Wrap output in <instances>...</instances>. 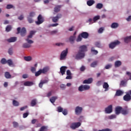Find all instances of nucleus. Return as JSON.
Here are the masks:
<instances>
[{
	"instance_id": "1",
	"label": "nucleus",
	"mask_w": 131,
	"mask_h": 131,
	"mask_svg": "<svg viewBox=\"0 0 131 131\" xmlns=\"http://www.w3.org/2000/svg\"><path fill=\"white\" fill-rule=\"evenodd\" d=\"M36 32L35 31H31L30 32L29 35L28 36V38L26 39V41H27L29 45H31V43H33V41L29 39V38H32V36H33L34 34Z\"/></svg>"
},
{
	"instance_id": "2",
	"label": "nucleus",
	"mask_w": 131,
	"mask_h": 131,
	"mask_svg": "<svg viewBox=\"0 0 131 131\" xmlns=\"http://www.w3.org/2000/svg\"><path fill=\"white\" fill-rule=\"evenodd\" d=\"M17 32L16 33V34H19V33H20V35L22 37H24V36H25V35H26L27 31H26V29L25 28H23L21 29V28L18 27L17 29Z\"/></svg>"
},
{
	"instance_id": "3",
	"label": "nucleus",
	"mask_w": 131,
	"mask_h": 131,
	"mask_svg": "<svg viewBox=\"0 0 131 131\" xmlns=\"http://www.w3.org/2000/svg\"><path fill=\"white\" fill-rule=\"evenodd\" d=\"M84 56H85L84 52H82L81 51L79 50L78 53L76 55L75 58L76 60H80L81 59L84 58Z\"/></svg>"
},
{
	"instance_id": "4",
	"label": "nucleus",
	"mask_w": 131,
	"mask_h": 131,
	"mask_svg": "<svg viewBox=\"0 0 131 131\" xmlns=\"http://www.w3.org/2000/svg\"><path fill=\"white\" fill-rule=\"evenodd\" d=\"M120 44V41L118 40H116L114 42H112L109 44V48L110 49H111L113 50V49H114L116 46H118V45Z\"/></svg>"
},
{
	"instance_id": "5",
	"label": "nucleus",
	"mask_w": 131,
	"mask_h": 131,
	"mask_svg": "<svg viewBox=\"0 0 131 131\" xmlns=\"http://www.w3.org/2000/svg\"><path fill=\"white\" fill-rule=\"evenodd\" d=\"M90 86L88 85H81L78 88V91L79 92H83V91H88L90 90Z\"/></svg>"
},
{
	"instance_id": "6",
	"label": "nucleus",
	"mask_w": 131,
	"mask_h": 131,
	"mask_svg": "<svg viewBox=\"0 0 131 131\" xmlns=\"http://www.w3.org/2000/svg\"><path fill=\"white\" fill-rule=\"evenodd\" d=\"M61 18H62V14L58 13L56 16L52 17V22L53 23H57L59 21V19H61Z\"/></svg>"
},
{
	"instance_id": "7",
	"label": "nucleus",
	"mask_w": 131,
	"mask_h": 131,
	"mask_svg": "<svg viewBox=\"0 0 131 131\" xmlns=\"http://www.w3.org/2000/svg\"><path fill=\"white\" fill-rule=\"evenodd\" d=\"M80 125H81V123L80 122H75L71 124L70 127L72 129H75L76 128L79 127Z\"/></svg>"
},
{
	"instance_id": "8",
	"label": "nucleus",
	"mask_w": 131,
	"mask_h": 131,
	"mask_svg": "<svg viewBox=\"0 0 131 131\" xmlns=\"http://www.w3.org/2000/svg\"><path fill=\"white\" fill-rule=\"evenodd\" d=\"M68 54V48H67L65 50H63L60 54V60H64L65 57Z\"/></svg>"
},
{
	"instance_id": "9",
	"label": "nucleus",
	"mask_w": 131,
	"mask_h": 131,
	"mask_svg": "<svg viewBox=\"0 0 131 131\" xmlns=\"http://www.w3.org/2000/svg\"><path fill=\"white\" fill-rule=\"evenodd\" d=\"M43 18H42V16L41 15H39L37 17V21H35V23L36 25H40V24H42V23H43Z\"/></svg>"
},
{
	"instance_id": "10",
	"label": "nucleus",
	"mask_w": 131,
	"mask_h": 131,
	"mask_svg": "<svg viewBox=\"0 0 131 131\" xmlns=\"http://www.w3.org/2000/svg\"><path fill=\"white\" fill-rule=\"evenodd\" d=\"M82 112V107L77 106L75 108V114H76V115H80Z\"/></svg>"
},
{
	"instance_id": "11",
	"label": "nucleus",
	"mask_w": 131,
	"mask_h": 131,
	"mask_svg": "<svg viewBox=\"0 0 131 131\" xmlns=\"http://www.w3.org/2000/svg\"><path fill=\"white\" fill-rule=\"evenodd\" d=\"M123 100L124 101H126V102H129V101H130L131 96L128 93V92L123 96Z\"/></svg>"
},
{
	"instance_id": "12",
	"label": "nucleus",
	"mask_w": 131,
	"mask_h": 131,
	"mask_svg": "<svg viewBox=\"0 0 131 131\" xmlns=\"http://www.w3.org/2000/svg\"><path fill=\"white\" fill-rule=\"evenodd\" d=\"M122 111V107L121 106H117L115 108V113L117 115H119Z\"/></svg>"
},
{
	"instance_id": "13",
	"label": "nucleus",
	"mask_w": 131,
	"mask_h": 131,
	"mask_svg": "<svg viewBox=\"0 0 131 131\" xmlns=\"http://www.w3.org/2000/svg\"><path fill=\"white\" fill-rule=\"evenodd\" d=\"M105 112L107 114H110V113H112V105H108V107H106Z\"/></svg>"
},
{
	"instance_id": "14",
	"label": "nucleus",
	"mask_w": 131,
	"mask_h": 131,
	"mask_svg": "<svg viewBox=\"0 0 131 131\" xmlns=\"http://www.w3.org/2000/svg\"><path fill=\"white\" fill-rule=\"evenodd\" d=\"M67 69V67L66 66H62L60 68V72L61 75H64L65 74V72H66V70Z\"/></svg>"
},
{
	"instance_id": "15",
	"label": "nucleus",
	"mask_w": 131,
	"mask_h": 131,
	"mask_svg": "<svg viewBox=\"0 0 131 131\" xmlns=\"http://www.w3.org/2000/svg\"><path fill=\"white\" fill-rule=\"evenodd\" d=\"M81 36H82V38H84L85 39H86L89 37V33L86 32H83L81 34Z\"/></svg>"
},
{
	"instance_id": "16",
	"label": "nucleus",
	"mask_w": 131,
	"mask_h": 131,
	"mask_svg": "<svg viewBox=\"0 0 131 131\" xmlns=\"http://www.w3.org/2000/svg\"><path fill=\"white\" fill-rule=\"evenodd\" d=\"M80 50L79 51H82L83 53H84V52H86L88 51V47H86V46L83 45L79 47Z\"/></svg>"
},
{
	"instance_id": "17",
	"label": "nucleus",
	"mask_w": 131,
	"mask_h": 131,
	"mask_svg": "<svg viewBox=\"0 0 131 131\" xmlns=\"http://www.w3.org/2000/svg\"><path fill=\"white\" fill-rule=\"evenodd\" d=\"M62 8V5H56L54 8V12L55 13H59Z\"/></svg>"
},
{
	"instance_id": "18",
	"label": "nucleus",
	"mask_w": 131,
	"mask_h": 131,
	"mask_svg": "<svg viewBox=\"0 0 131 131\" xmlns=\"http://www.w3.org/2000/svg\"><path fill=\"white\" fill-rule=\"evenodd\" d=\"M92 82H93V78H90L83 81V83L88 84H90V83H92Z\"/></svg>"
},
{
	"instance_id": "19",
	"label": "nucleus",
	"mask_w": 131,
	"mask_h": 131,
	"mask_svg": "<svg viewBox=\"0 0 131 131\" xmlns=\"http://www.w3.org/2000/svg\"><path fill=\"white\" fill-rule=\"evenodd\" d=\"M103 88L105 89L104 91L107 92V91H109V84L108 83L104 82L103 84Z\"/></svg>"
},
{
	"instance_id": "20",
	"label": "nucleus",
	"mask_w": 131,
	"mask_h": 131,
	"mask_svg": "<svg viewBox=\"0 0 131 131\" xmlns=\"http://www.w3.org/2000/svg\"><path fill=\"white\" fill-rule=\"evenodd\" d=\"M17 40L16 37H11L10 38L7 39L8 42H15Z\"/></svg>"
},
{
	"instance_id": "21",
	"label": "nucleus",
	"mask_w": 131,
	"mask_h": 131,
	"mask_svg": "<svg viewBox=\"0 0 131 131\" xmlns=\"http://www.w3.org/2000/svg\"><path fill=\"white\" fill-rule=\"evenodd\" d=\"M128 109L127 108H122V112H121V114H122L123 115H127V114H128Z\"/></svg>"
},
{
	"instance_id": "22",
	"label": "nucleus",
	"mask_w": 131,
	"mask_h": 131,
	"mask_svg": "<svg viewBox=\"0 0 131 131\" xmlns=\"http://www.w3.org/2000/svg\"><path fill=\"white\" fill-rule=\"evenodd\" d=\"M24 85H25V86H31V85H33V82L27 81L24 82Z\"/></svg>"
},
{
	"instance_id": "23",
	"label": "nucleus",
	"mask_w": 131,
	"mask_h": 131,
	"mask_svg": "<svg viewBox=\"0 0 131 131\" xmlns=\"http://www.w3.org/2000/svg\"><path fill=\"white\" fill-rule=\"evenodd\" d=\"M126 83H127V80H122L120 82V86H126Z\"/></svg>"
},
{
	"instance_id": "24",
	"label": "nucleus",
	"mask_w": 131,
	"mask_h": 131,
	"mask_svg": "<svg viewBox=\"0 0 131 131\" xmlns=\"http://www.w3.org/2000/svg\"><path fill=\"white\" fill-rule=\"evenodd\" d=\"M40 70L41 71V72L43 73V74H45L49 71V68L45 67L42 69H40Z\"/></svg>"
},
{
	"instance_id": "25",
	"label": "nucleus",
	"mask_w": 131,
	"mask_h": 131,
	"mask_svg": "<svg viewBox=\"0 0 131 131\" xmlns=\"http://www.w3.org/2000/svg\"><path fill=\"white\" fill-rule=\"evenodd\" d=\"M95 47H96V48H99V49H101V48H103V46H102V44H101V42L99 41L95 42Z\"/></svg>"
},
{
	"instance_id": "26",
	"label": "nucleus",
	"mask_w": 131,
	"mask_h": 131,
	"mask_svg": "<svg viewBox=\"0 0 131 131\" xmlns=\"http://www.w3.org/2000/svg\"><path fill=\"white\" fill-rule=\"evenodd\" d=\"M130 41H131V36H127L124 38V42L126 43H128Z\"/></svg>"
},
{
	"instance_id": "27",
	"label": "nucleus",
	"mask_w": 131,
	"mask_h": 131,
	"mask_svg": "<svg viewBox=\"0 0 131 131\" xmlns=\"http://www.w3.org/2000/svg\"><path fill=\"white\" fill-rule=\"evenodd\" d=\"M86 4H87L88 6H89V7H91V6H93V5L94 4H95V1L89 0L88 1H87Z\"/></svg>"
},
{
	"instance_id": "28",
	"label": "nucleus",
	"mask_w": 131,
	"mask_h": 131,
	"mask_svg": "<svg viewBox=\"0 0 131 131\" xmlns=\"http://www.w3.org/2000/svg\"><path fill=\"white\" fill-rule=\"evenodd\" d=\"M120 66H121V61L119 60L116 61L115 62V67L116 68H117V67H120Z\"/></svg>"
},
{
	"instance_id": "29",
	"label": "nucleus",
	"mask_w": 131,
	"mask_h": 131,
	"mask_svg": "<svg viewBox=\"0 0 131 131\" xmlns=\"http://www.w3.org/2000/svg\"><path fill=\"white\" fill-rule=\"evenodd\" d=\"M123 95V92L121 90H117L116 93V96L119 97L120 96H122Z\"/></svg>"
},
{
	"instance_id": "30",
	"label": "nucleus",
	"mask_w": 131,
	"mask_h": 131,
	"mask_svg": "<svg viewBox=\"0 0 131 131\" xmlns=\"http://www.w3.org/2000/svg\"><path fill=\"white\" fill-rule=\"evenodd\" d=\"M5 76L6 78H7V79H9L11 78V77H12V75H11V74L9 72H6L5 73Z\"/></svg>"
},
{
	"instance_id": "31",
	"label": "nucleus",
	"mask_w": 131,
	"mask_h": 131,
	"mask_svg": "<svg viewBox=\"0 0 131 131\" xmlns=\"http://www.w3.org/2000/svg\"><path fill=\"white\" fill-rule=\"evenodd\" d=\"M58 99V97L57 96H53L50 98V101L52 104H54V103L56 101V100Z\"/></svg>"
},
{
	"instance_id": "32",
	"label": "nucleus",
	"mask_w": 131,
	"mask_h": 131,
	"mask_svg": "<svg viewBox=\"0 0 131 131\" xmlns=\"http://www.w3.org/2000/svg\"><path fill=\"white\" fill-rule=\"evenodd\" d=\"M96 8L98 9V10H101L103 8V4L102 3H98L96 6Z\"/></svg>"
},
{
	"instance_id": "33",
	"label": "nucleus",
	"mask_w": 131,
	"mask_h": 131,
	"mask_svg": "<svg viewBox=\"0 0 131 131\" xmlns=\"http://www.w3.org/2000/svg\"><path fill=\"white\" fill-rule=\"evenodd\" d=\"M31 47V45L28 43H25L23 45V48H24V49H28L29 48H30Z\"/></svg>"
},
{
	"instance_id": "34",
	"label": "nucleus",
	"mask_w": 131,
	"mask_h": 131,
	"mask_svg": "<svg viewBox=\"0 0 131 131\" xmlns=\"http://www.w3.org/2000/svg\"><path fill=\"white\" fill-rule=\"evenodd\" d=\"M118 26H119V25H118V24L117 23H113L112 25H111V27L112 28H117V27H118Z\"/></svg>"
},
{
	"instance_id": "35",
	"label": "nucleus",
	"mask_w": 131,
	"mask_h": 131,
	"mask_svg": "<svg viewBox=\"0 0 131 131\" xmlns=\"http://www.w3.org/2000/svg\"><path fill=\"white\" fill-rule=\"evenodd\" d=\"M24 59L27 62H29V61H31V60H32V58L31 56H25Z\"/></svg>"
},
{
	"instance_id": "36",
	"label": "nucleus",
	"mask_w": 131,
	"mask_h": 131,
	"mask_svg": "<svg viewBox=\"0 0 131 131\" xmlns=\"http://www.w3.org/2000/svg\"><path fill=\"white\" fill-rule=\"evenodd\" d=\"M12 30V26L8 25L6 28V32H10Z\"/></svg>"
},
{
	"instance_id": "37",
	"label": "nucleus",
	"mask_w": 131,
	"mask_h": 131,
	"mask_svg": "<svg viewBox=\"0 0 131 131\" xmlns=\"http://www.w3.org/2000/svg\"><path fill=\"white\" fill-rule=\"evenodd\" d=\"M75 39V36H71L69 38V41L71 43H73L74 42V40Z\"/></svg>"
},
{
	"instance_id": "38",
	"label": "nucleus",
	"mask_w": 131,
	"mask_h": 131,
	"mask_svg": "<svg viewBox=\"0 0 131 131\" xmlns=\"http://www.w3.org/2000/svg\"><path fill=\"white\" fill-rule=\"evenodd\" d=\"M35 105H36V99H33L31 102V106L32 107H34Z\"/></svg>"
},
{
	"instance_id": "39",
	"label": "nucleus",
	"mask_w": 131,
	"mask_h": 131,
	"mask_svg": "<svg viewBox=\"0 0 131 131\" xmlns=\"http://www.w3.org/2000/svg\"><path fill=\"white\" fill-rule=\"evenodd\" d=\"M13 105L15 107L19 106V102L17 101V100H13Z\"/></svg>"
},
{
	"instance_id": "40",
	"label": "nucleus",
	"mask_w": 131,
	"mask_h": 131,
	"mask_svg": "<svg viewBox=\"0 0 131 131\" xmlns=\"http://www.w3.org/2000/svg\"><path fill=\"white\" fill-rule=\"evenodd\" d=\"M81 40H82V37L81 36V35L80 34L76 39V41H77V42H79V41H81Z\"/></svg>"
},
{
	"instance_id": "41",
	"label": "nucleus",
	"mask_w": 131,
	"mask_h": 131,
	"mask_svg": "<svg viewBox=\"0 0 131 131\" xmlns=\"http://www.w3.org/2000/svg\"><path fill=\"white\" fill-rule=\"evenodd\" d=\"M27 20H28V21L29 22V23H33V18H32V17H30V16H28L27 17Z\"/></svg>"
},
{
	"instance_id": "42",
	"label": "nucleus",
	"mask_w": 131,
	"mask_h": 131,
	"mask_svg": "<svg viewBox=\"0 0 131 131\" xmlns=\"http://www.w3.org/2000/svg\"><path fill=\"white\" fill-rule=\"evenodd\" d=\"M97 64H98V61H94L91 64V67L95 68L96 67V66H97Z\"/></svg>"
},
{
	"instance_id": "43",
	"label": "nucleus",
	"mask_w": 131,
	"mask_h": 131,
	"mask_svg": "<svg viewBox=\"0 0 131 131\" xmlns=\"http://www.w3.org/2000/svg\"><path fill=\"white\" fill-rule=\"evenodd\" d=\"M91 52L92 53H93L94 55H97L98 54V51L95 50V48L92 47L91 48Z\"/></svg>"
},
{
	"instance_id": "44",
	"label": "nucleus",
	"mask_w": 131,
	"mask_h": 131,
	"mask_svg": "<svg viewBox=\"0 0 131 131\" xmlns=\"http://www.w3.org/2000/svg\"><path fill=\"white\" fill-rule=\"evenodd\" d=\"M34 16H35V12H31L29 13V15H28V17H30L31 18H33V17H34Z\"/></svg>"
},
{
	"instance_id": "45",
	"label": "nucleus",
	"mask_w": 131,
	"mask_h": 131,
	"mask_svg": "<svg viewBox=\"0 0 131 131\" xmlns=\"http://www.w3.org/2000/svg\"><path fill=\"white\" fill-rule=\"evenodd\" d=\"M41 73V71H40V70H38L37 72L35 73V76H39V75H40Z\"/></svg>"
},
{
	"instance_id": "46",
	"label": "nucleus",
	"mask_w": 131,
	"mask_h": 131,
	"mask_svg": "<svg viewBox=\"0 0 131 131\" xmlns=\"http://www.w3.org/2000/svg\"><path fill=\"white\" fill-rule=\"evenodd\" d=\"M99 19H100V16H99V15L95 16L93 18L94 22H96V21H98V20H99Z\"/></svg>"
},
{
	"instance_id": "47",
	"label": "nucleus",
	"mask_w": 131,
	"mask_h": 131,
	"mask_svg": "<svg viewBox=\"0 0 131 131\" xmlns=\"http://www.w3.org/2000/svg\"><path fill=\"white\" fill-rule=\"evenodd\" d=\"M39 131H48V129L47 128V127L42 126L40 128Z\"/></svg>"
},
{
	"instance_id": "48",
	"label": "nucleus",
	"mask_w": 131,
	"mask_h": 131,
	"mask_svg": "<svg viewBox=\"0 0 131 131\" xmlns=\"http://www.w3.org/2000/svg\"><path fill=\"white\" fill-rule=\"evenodd\" d=\"M6 63H7L9 66H12V65H13V61H12V59L7 60Z\"/></svg>"
},
{
	"instance_id": "49",
	"label": "nucleus",
	"mask_w": 131,
	"mask_h": 131,
	"mask_svg": "<svg viewBox=\"0 0 131 131\" xmlns=\"http://www.w3.org/2000/svg\"><path fill=\"white\" fill-rule=\"evenodd\" d=\"M13 8H14V6L11 4L7 5L6 7V9H7V10H10V9H13Z\"/></svg>"
},
{
	"instance_id": "50",
	"label": "nucleus",
	"mask_w": 131,
	"mask_h": 131,
	"mask_svg": "<svg viewBox=\"0 0 131 131\" xmlns=\"http://www.w3.org/2000/svg\"><path fill=\"white\" fill-rule=\"evenodd\" d=\"M1 63L3 64H7V60L5 58H2L1 61Z\"/></svg>"
},
{
	"instance_id": "51",
	"label": "nucleus",
	"mask_w": 131,
	"mask_h": 131,
	"mask_svg": "<svg viewBox=\"0 0 131 131\" xmlns=\"http://www.w3.org/2000/svg\"><path fill=\"white\" fill-rule=\"evenodd\" d=\"M109 119H114V118H116V115H112L108 117Z\"/></svg>"
},
{
	"instance_id": "52",
	"label": "nucleus",
	"mask_w": 131,
	"mask_h": 131,
	"mask_svg": "<svg viewBox=\"0 0 131 131\" xmlns=\"http://www.w3.org/2000/svg\"><path fill=\"white\" fill-rule=\"evenodd\" d=\"M57 111L58 112H63V108H62L61 106H58L57 107Z\"/></svg>"
},
{
	"instance_id": "53",
	"label": "nucleus",
	"mask_w": 131,
	"mask_h": 131,
	"mask_svg": "<svg viewBox=\"0 0 131 131\" xmlns=\"http://www.w3.org/2000/svg\"><path fill=\"white\" fill-rule=\"evenodd\" d=\"M13 127L15 128L19 126V124H18V122H13Z\"/></svg>"
},
{
	"instance_id": "54",
	"label": "nucleus",
	"mask_w": 131,
	"mask_h": 131,
	"mask_svg": "<svg viewBox=\"0 0 131 131\" xmlns=\"http://www.w3.org/2000/svg\"><path fill=\"white\" fill-rule=\"evenodd\" d=\"M8 53L9 54V55H13V49L12 48H10L8 50Z\"/></svg>"
},
{
	"instance_id": "55",
	"label": "nucleus",
	"mask_w": 131,
	"mask_h": 131,
	"mask_svg": "<svg viewBox=\"0 0 131 131\" xmlns=\"http://www.w3.org/2000/svg\"><path fill=\"white\" fill-rule=\"evenodd\" d=\"M62 113L63 115H67V114H68V112H67V110L66 109H64L63 111H62Z\"/></svg>"
},
{
	"instance_id": "56",
	"label": "nucleus",
	"mask_w": 131,
	"mask_h": 131,
	"mask_svg": "<svg viewBox=\"0 0 131 131\" xmlns=\"http://www.w3.org/2000/svg\"><path fill=\"white\" fill-rule=\"evenodd\" d=\"M111 67H112V64H107V65L105 67V69H110V68H111Z\"/></svg>"
},
{
	"instance_id": "57",
	"label": "nucleus",
	"mask_w": 131,
	"mask_h": 131,
	"mask_svg": "<svg viewBox=\"0 0 131 131\" xmlns=\"http://www.w3.org/2000/svg\"><path fill=\"white\" fill-rule=\"evenodd\" d=\"M103 31H104V28H100L99 30H98V33H102Z\"/></svg>"
},
{
	"instance_id": "58",
	"label": "nucleus",
	"mask_w": 131,
	"mask_h": 131,
	"mask_svg": "<svg viewBox=\"0 0 131 131\" xmlns=\"http://www.w3.org/2000/svg\"><path fill=\"white\" fill-rule=\"evenodd\" d=\"M60 89H62V90H65V89H66V85L61 84L60 85Z\"/></svg>"
},
{
	"instance_id": "59",
	"label": "nucleus",
	"mask_w": 131,
	"mask_h": 131,
	"mask_svg": "<svg viewBox=\"0 0 131 131\" xmlns=\"http://www.w3.org/2000/svg\"><path fill=\"white\" fill-rule=\"evenodd\" d=\"M28 115H29V113H24L23 114V118H26V117H27V116H28Z\"/></svg>"
},
{
	"instance_id": "60",
	"label": "nucleus",
	"mask_w": 131,
	"mask_h": 131,
	"mask_svg": "<svg viewBox=\"0 0 131 131\" xmlns=\"http://www.w3.org/2000/svg\"><path fill=\"white\" fill-rule=\"evenodd\" d=\"M23 19H24V16H23V15H21L18 17V19L20 20V21L23 20Z\"/></svg>"
},
{
	"instance_id": "61",
	"label": "nucleus",
	"mask_w": 131,
	"mask_h": 131,
	"mask_svg": "<svg viewBox=\"0 0 131 131\" xmlns=\"http://www.w3.org/2000/svg\"><path fill=\"white\" fill-rule=\"evenodd\" d=\"M31 71L33 73H34V72H35V71H36V69H35V68H34V67H32L31 69Z\"/></svg>"
},
{
	"instance_id": "62",
	"label": "nucleus",
	"mask_w": 131,
	"mask_h": 131,
	"mask_svg": "<svg viewBox=\"0 0 131 131\" xmlns=\"http://www.w3.org/2000/svg\"><path fill=\"white\" fill-rule=\"evenodd\" d=\"M80 71H84L85 70V67L82 66L80 68Z\"/></svg>"
},
{
	"instance_id": "63",
	"label": "nucleus",
	"mask_w": 131,
	"mask_h": 131,
	"mask_svg": "<svg viewBox=\"0 0 131 131\" xmlns=\"http://www.w3.org/2000/svg\"><path fill=\"white\" fill-rule=\"evenodd\" d=\"M126 74L128 76H129V79L131 80V73L129 72H126Z\"/></svg>"
},
{
	"instance_id": "64",
	"label": "nucleus",
	"mask_w": 131,
	"mask_h": 131,
	"mask_svg": "<svg viewBox=\"0 0 131 131\" xmlns=\"http://www.w3.org/2000/svg\"><path fill=\"white\" fill-rule=\"evenodd\" d=\"M67 75H71V72L70 71V70H68L67 71Z\"/></svg>"
}]
</instances>
